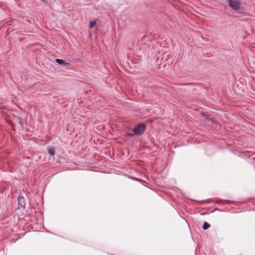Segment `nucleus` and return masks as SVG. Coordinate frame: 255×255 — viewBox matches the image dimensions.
I'll return each instance as SVG.
<instances>
[{
	"label": "nucleus",
	"instance_id": "obj_2",
	"mask_svg": "<svg viewBox=\"0 0 255 255\" xmlns=\"http://www.w3.org/2000/svg\"><path fill=\"white\" fill-rule=\"evenodd\" d=\"M229 6L235 10L240 9L241 2L239 0H228Z\"/></svg>",
	"mask_w": 255,
	"mask_h": 255
},
{
	"label": "nucleus",
	"instance_id": "obj_1",
	"mask_svg": "<svg viewBox=\"0 0 255 255\" xmlns=\"http://www.w3.org/2000/svg\"><path fill=\"white\" fill-rule=\"evenodd\" d=\"M145 129V126L143 124H139L135 126L133 128L132 131L136 134V135H141L142 134Z\"/></svg>",
	"mask_w": 255,
	"mask_h": 255
},
{
	"label": "nucleus",
	"instance_id": "obj_3",
	"mask_svg": "<svg viewBox=\"0 0 255 255\" xmlns=\"http://www.w3.org/2000/svg\"><path fill=\"white\" fill-rule=\"evenodd\" d=\"M18 205L21 207H24L25 203L24 202V198L23 197H19L18 198Z\"/></svg>",
	"mask_w": 255,
	"mask_h": 255
},
{
	"label": "nucleus",
	"instance_id": "obj_8",
	"mask_svg": "<svg viewBox=\"0 0 255 255\" xmlns=\"http://www.w3.org/2000/svg\"><path fill=\"white\" fill-rule=\"evenodd\" d=\"M42 1H44L45 0H41Z\"/></svg>",
	"mask_w": 255,
	"mask_h": 255
},
{
	"label": "nucleus",
	"instance_id": "obj_5",
	"mask_svg": "<svg viewBox=\"0 0 255 255\" xmlns=\"http://www.w3.org/2000/svg\"><path fill=\"white\" fill-rule=\"evenodd\" d=\"M55 61L57 63H58L59 65H66V63L62 59H56L55 60Z\"/></svg>",
	"mask_w": 255,
	"mask_h": 255
},
{
	"label": "nucleus",
	"instance_id": "obj_7",
	"mask_svg": "<svg viewBox=\"0 0 255 255\" xmlns=\"http://www.w3.org/2000/svg\"><path fill=\"white\" fill-rule=\"evenodd\" d=\"M96 24L95 21H90L89 23V28H93Z\"/></svg>",
	"mask_w": 255,
	"mask_h": 255
},
{
	"label": "nucleus",
	"instance_id": "obj_6",
	"mask_svg": "<svg viewBox=\"0 0 255 255\" xmlns=\"http://www.w3.org/2000/svg\"><path fill=\"white\" fill-rule=\"evenodd\" d=\"M210 227V225L207 222H204L203 226V229L206 230Z\"/></svg>",
	"mask_w": 255,
	"mask_h": 255
},
{
	"label": "nucleus",
	"instance_id": "obj_4",
	"mask_svg": "<svg viewBox=\"0 0 255 255\" xmlns=\"http://www.w3.org/2000/svg\"><path fill=\"white\" fill-rule=\"evenodd\" d=\"M48 154L51 156H54L55 155V149L53 147L49 148L47 149Z\"/></svg>",
	"mask_w": 255,
	"mask_h": 255
}]
</instances>
